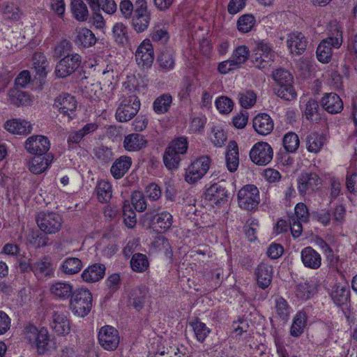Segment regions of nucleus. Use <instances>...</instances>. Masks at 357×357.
I'll return each instance as SVG.
<instances>
[{
  "instance_id": "obj_1",
  "label": "nucleus",
  "mask_w": 357,
  "mask_h": 357,
  "mask_svg": "<svg viewBox=\"0 0 357 357\" xmlns=\"http://www.w3.org/2000/svg\"><path fill=\"white\" fill-rule=\"evenodd\" d=\"M328 31V36L321 40L316 52L317 59L323 63L331 61L333 49L340 48L343 42L342 27L337 22H330Z\"/></svg>"
},
{
  "instance_id": "obj_2",
  "label": "nucleus",
  "mask_w": 357,
  "mask_h": 357,
  "mask_svg": "<svg viewBox=\"0 0 357 357\" xmlns=\"http://www.w3.org/2000/svg\"><path fill=\"white\" fill-rule=\"evenodd\" d=\"M188 146L187 138L180 137L172 140L167 147L163 161L169 169H177L181 160V155L186 153Z\"/></svg>"
},
{
  "instance_id": "obj_3",
  "label": "nucleus",
  "mask_w": 357,
  "mask_h": 357,
  "mask_svg": "<svg viewBox=\"0 0 357 357\" xmlns=\"http://www.w3.org/2000/svg\"><path fill=\"white\" fill-rule=\"evenodd\" d=\"M92 301V294L88 289H76L70 298V309L75 314L84 317L91 311Z\"/></svg>"
},
{
  "instance_id": "obj_4",
  "label": "nucleus",
  "mask_w": 357,
  "mask_h": 357,
  "mask_svg": "<svg viewBox=\"0 0 357 357\" xmlns=\"http://www.w3.org/2000/svg\"><path fill=\"white\" fill-rule=\"evenodd\" d=\"M275 57V52L271 45L261 41L256 45L252 55V62L254 66L261 70L271 66Z\"/></svg>"
},
{
  "instance_id": "obj_5",
  "label": "nucleus",
  "mask_w": 357,
  "mask_h": 357,
  "mask_svg": "<svg viewBox=\"0 0 357 357\" xmlns=\"http://www.w3.org/2000/svg\"><path fill=\"white\" fill-rule=\"evenodd\" d=\"M36 220L40 231L49 234L59 232L63 224L61 216L54 212H40Z\"/></svg>"
},
{
  "instance_id": "obj_6",
  "label": "nucleus",
  "mask_w": 357,
  "mask_h": 357,
  "mask_svg": "<svg viewBox=\"0 0 357 357\" xmlns=\"http://www.w3.org/2000/svg\"><path fill=\"white\" fill-rule=\"evenodd\" d=\"M260 202L258 188L254 185H246L238 192V204L240 208L247 210H255Z\"/></svg>"
},
{
  "instance_id": "obj_7",
  "label": "nucleus",
  "mask_w": 357,
  "mask_h": 357,
  "mask_svg": "<svg viewBox=\"0 0 357 357\" xmlns=\"http://www.w3.org/2000/svg\"><path fill=\"white\" fill-rule=\"evenodd\" d=\"M151 16L147 10L145 0H137L132 15V24L137 33H142L147 29L150 23Z\"/></svg>"
},
{
  "instance_id": "obj_8",
  "label": "nucleus",
  "mask_w": 357,
  "mask_h": 357,
  "mask_svg": "<svg viewBox=\"0 0 357 357\" xmlns=\"http://www.w3.org/2000/svg\"><path fill=\"white\" fill-rule=\"evenodd\" d=\"M211 165V159L202 156L194 160L188 167L185 179L189 183H195L202 178L208 172Z\"/></svg>"
},
{
  "instance_id": "obj_9",
  "label": "nucleus",
  "mask_w": 357,
  "mask_h": 357,
  "mask_svg": "<svg viewBox=\"0 0 357 357\" xmlns=\"http://www.w3.org/2000/svg\"><path fill=\"white\" fill-rule=\"evenodd\" d=\"M81 56L78 54H68L61 59L55 68V75L63 78L73 73L81 64Z\"/></svg>"
},
{
  "instance_id": "obj_10",
  "label": "nucleus",
  "mask_w": 357,
  "mask_h": 357,
  "mask_svg": "<svg viewBox=\"0 0 357 357\" xmlns=\"http://www.w3.org/2000/svg\"><path fill=\"white\" fill-rule=\"evenodd\" d=\"M273 151L267 142L256 143L250 151L251 160L258 165H266L273 159Z\"/></svg>"
},
{
  "instance_id": "obj_11",
  "label": "nucleus",
  "mask_w": 357,
  "mask_h": 357,
  "mask_svg": "<svg viewBox=\"0 0 357 357\" xmlns=\"http://www.w3.org/2000/svg\"><path fill=\"white\" fill-rule=\"evenodd\" d=\"M118 331L111 326H105L100 329L98 342L102 348L108 351L115 350L119 344Z\"/></svg>"
},
{
  "instance_id": "obj_12",
  "label": "nucleus",
  "mask_w": 357,
  "mask_h": 357,
  "mask_svg": "<svg viewBox=\"0 0 357 357\" xmlns=\"http://www.w3.org/2000/svg\"><path fill=\"white\" fill-rule=\"evenodd\" d=\"M24 147L31 154L43 155L49 151L50 142L45 136L39 135H32L26 139Z\"/></svg>"
},
{
  "instance_id": "obj_13",
  "label": "nucleus",
  "mask_w": 357,
  "mask_h": 357,
  "mask_svg": "<svg viewBox=\"0 0 357 357\" xmlns=\"http://www.w3.org/2000/svg\"><path fill=\"white\" fill-rule=\"evenodd\" d=\"M144 218L151 224L153 228L160 231L169 230L173 223V217L167 211H162L153 215L151 212H147L144 214Z\"/></svg>"
},
{
  "instance_id": "obj_14",
  "label": "nucleus",
  "mask_w": 357,
  "mask_h": 357,
  "mask_svg": "<svg viewBox=\"0 0 357 357\" xmlns=\"http://www.w3.org/2000/svg\"><path fill=\"white\" fill-rule=\"evenodd\" d=\"M321 185V178L314 173L302 174L298 180V189L303 196L309 195Z\"/></svg>"
},
{
  "instance_id": "obj_15",
  "label": "nucleus",
  "mask_w": 357,
  "mask_h": 357,
  "mask_svg": "<svg viewBox=\"0 0 357 357\" xmlns=\"http://www.w3.org/2000/svg\"><path fill=\"white\" fill-rule=\"evenodd\" d=\"M135 59L139 66L149 68L154 60L153 46L149 40H144L135 52Z\"/></svg>"
},
{
  "instance_id": "obj_16",
  "label": "nucleus",
  "mask_w": 357,
  "mask_h": 357,
  "mask_svg": "<svg viewBox=\"0 0 357 357\" xmlns=\"http://www.w3.org/2000/svg\"><path fill=\"white\" fill-rule=\"evenodd\" d=\"M307 39L301 32L295 31L288 34L287 45L291 54H302L307 46Z\"/></svg>"
},
{
  "instance_id": "obj_17",
  "label": "nucleus",
  "mask_w": 357,
  "mask_h": 357,
  "mask_svg": "<svg viewBox=\"0 0 357 357\" xmlns=\"http://www.w3.org/2000/svg\"><path fill=\"white\" fill-rule=\"evenodd\" d=\"M254 130L261 135L270 134L274 128L272 118L267 113H259L252 121Z\"/></svg>"
},
{
  "instance_id": "obj_18",
  "label": "nucleus",
  "mask_w": 357,
  "mask_h": 357,
  "mask_svg": "<svg viewBox=\"0 0 357 357\" xmlns=\"http://www.w3.org/2000/svg\"><path fill=\"white\" fill-rule=\"evenodd\" d=\"M149 297V288L145 285H139L131 290L129 303L136 310L139 311L143 308Z\"/></svg>"
},
{
  "instance_id": "obj_19",
  "label": "nucleus",
  "mask_w": 357,
  "mask_h": 357,
  "mask_svg": "<svg viewBox=\"0 0 357 357\" xmlns=\"http://www.w3.org/2000/svg\"><path fill=\"white\" fill-rule=\"evenodd\" d=\"M225 182H219L211 185L206 190L208 199L215 204L225 202L228 197V191Z\"/></svg>"
},
{
  "instance_id": "obj_20",
  "label": "nucleus",
  "mask_w": 357,
  "mask_h": 357,
  "mask_svg": "<svg viewBox=\"0 0 357 357\" xmlns=\"http://www.w3.org/2000/svg\"><path fill=\"white\" fill-rule=\"evenodd\" d=\"M51 327L59 335H66L70 331V321L63 312H53Z\"/></svg>"
},
{
  "instance_id": "obj_21",
  "label": "nucleus",
  "mask_w": 357,
  "mask_h": 357,
  "mask_svg": "<svg viewBox=\"0 0 357 357\" xmlns=\"http://www.w3.org/2000/svg\"><path fill=\"white\" fill-rule=\"evenodd\" d=\"M303 265L311 269H317L321 264V255L311 247L303 248L301 253Z\"/></svg>"
},
{
  "instance_id": "obj_22",
  "label": "nucleus",
  "mask_w": 357,
  "mask_h": 357,
  "mask_svg": "<svg viewBox=\"0 0 357 357\" xmlns=\"http://www.w3.org/2000/svg\"><path fill=\"white\" fill-rule=\"evenodd\" d=\"M53 107L61 112H73L77 107V101L69 93H61L55 98Z\"/></svg>"
},
{
  "instance_id": "obj_23",
  "label": "nucleus",
  "mask_w": 357,
  "mask_h": 357,
  "mask_svg": "<svg viewBox=\"0 0 357 357\" xmlns=\"http://www.w3.org/2000/svg\"><path fill=\"white\" fill-rule=\"evenodd\" d=\"M255 275L259 287L264 289L267 288L271 282L273 268L267 264L261 263L256 268Z\"/></svg>"
},
{
  "instance_id": "obj_24",
  "label": "nucleus",
  "mask_w": 357,
  "mask_h": 357,
  "mask_svg": "<svg viewBox=\"0 0 357 357\" xmlns=\"http://www.w3.org/2000/svg\"><path fill=\"white\" fill-rule=\"evenodd\" d=\"M105 266L101 264H93L87 267L82 273V278L86 282H96L103 278Z\"/></svg>"
},
{
  "instance_id": "obj_25",
  "label": "nucleus",
  "mask_w": 357,
  "mask_h": 357,
  "mask_svg": "<svg viewBox=\"0 0 357 357\" xmlns=\"http://www.w3.org/2000/svg\"><path fill=\"white\" fill-rule=\"evenodd\" d=\"M4 128L8 132L17 135H26L32 130V126L29 121L17 119L8 120L4 124Z\"/></svg>"
},
{
  "instance_id": "obj_26",
  "label": "nucleus",
  "mask_w": 357,
  "mask_h": 357,
  "mask_svg": "<svg viewBox=\"0 0 357 357\" xmlns=\"http://www.w3.org/2000/svg\"><path fill=\"white\" fill-rule=\"evenodd\" d=\"M321 107L329 112H342L343 102L342 99L335 93H330L324 96L321 100Z\"/></svg>"
},
{
  "instance_id": "obj_27",
  "label": "nucleus",
  "mask_w": 357,
  "mask_h": 357,
  "mask_svg": "<svg viewBox=\"0 0 357 357\" xmlns=\"http://www.w3.org/2000/svg\"><path fill=\"white\" fill-rule=\"evenodd\" d=\"M50 291L56 298L61 300H66L72 297L73 294V287L70 282H57L52 284Z\"/></svg>"
},
{
  "instance_id": "obj_28",
  "label": "nucleus",
  "mask_w": 357,
  "mask_h": 357,
  "mask_svg": "<svg viewBox=\"0 0 357 357\" xmlns=\"http://www.w3.org/2000/svg\"><path fill=\"white\" fill-rule=\"evenodd\" d=\"M226 165L228 170L234 172L239 165L238 149L235 141L229 142L225 155Z\"/></svg>"
},
{
  "instance_id": "obj_29",
  "label": "nucleus",
  "mask_w": 357,
  "mask_h": 357,
  "mask_svg": "<svg viewBox=\"0 0 357 357\" xmlns=\"http://www.w3.org/2000/svg\"><path fill=\"white\" fill-rule=\"evenodd\" d=\"M147 141L144 136L138 133L127 135L123 141V146L128 151H137L145 148Z\"/></svg>"
},
{
  "instance_id": "obj_30",
  "label": "nucleus",
  "mask_w": 357,
  "mask_h": 357,
  "mask_svg": "<svg viewBox=\"0 0 357 357\" xmlns=\"http://www.w3.org/2000/svg\"><path fill=\"white\" fill-rule=\"evenodd\" d=\"M132 160L130 157L121 156L112 165L110 172L112 176L116 178H122L130 169Z\"/></svg>"
},
{
  "instance_id": "obj_31",
  "label": "nucleus",
  "mask_w": 357,
  "mask_h": 357,
  "mask_svg": "<svg viewBox=\"0 0 357 357\" xmlns=\"http://www.w3.org/2000/svg\"><path fill=\"white\" fill-rule=\"evenodd\" d=\"M52 160L53 156L52 155H47L43 157L37 155L31 160L29 170L35 174H41L47 169Z\"/></svg>"
},
{
  "instance_id": "obj_32",
  "label": "nucleus",
  "mask_w": 357,
  "mask_h": 357,
  "mask_svg": "<svg viewBox=\"0 0 357 357\" xmlns=\"http://www.w3.org/2000/svg\"><path fill=\"white\" fill-rule=\"evenodd\" d=\"M9 100L11 103L17 105H29L33 102V97L28 93L17 89H12L8 92Z\"/></svg>"
},
{
  "instance_id": "obj_33",
  "label": "nucleus",
  "mask_w": 357,
  "mask_h": 357,
  "mask_svg": "<svg viewBox=\"0 0 357 357\" xmlns=\"http://www.w3.org/2000/svg\"><path fill=\"white\" fill-rule=\"evenodd\" d=\"M33 273L37 277L50 276L53 273L50 259L44 257L35 262L33 264Z\"/></svg>"
},
{
  "instance_id": "obj_34",
  "label": "nucleus",
  "mask_w": 357,
  "mask_h": 357,
  "mask_svg": "<svg viewBox=\"0 0 357 357\" xmlns=\"http://www.w3.org/2000/svg\"><path fill=\"white\" fill-rule=\"evenodd\" d=\"M158 63L161 69L169 71L175 66V53L172 49H165L158 57Z\"/></svg>"
},
{
  "instance_id": "obj_35",
  "label": "nucleus",
  "mask_w": 357,
  "mask_h": 357,
  "mask_svg": "<svg viewBox=\"0 0 357 357\" xmlns=\"http://www.w3.org/2000/svg\"><path fill=\"white\" fill-rule=\"evenodd\" d=\"M307 314L305 312L301 311L296 313L293 319V323L290 328V334L291 336L298 337L303 332L307 323Z\"/></svg>"
},
{
  "instance_id": "obj_36",
  "label": "nucleus",
  "mask_w": 357,
  "mask_h": 357,
  "mask_svg": "<svg viewBox=\"0 0 357 357\" xmlns=\"http://www.w3.org/2000/svg\"><path fill=\"white\" fill-rule=\"evenodd\" d=\"M325 137L317 132H312L307 136L306 146L308 151L317 153L320 151L325 143Z\"/></svg>"
},
{
  "instance_id": "obj_37",
  "label": "nucleus",
  "mask_w": 357,
  "mask_h": 357,
  "mask_svg": "<svg viewBox=\"0 0 357 357\" xmlns=\"http://www.w3.org/2000/svg\"><path fill=\"white\" fill-rule=\"evenodd\" d=\"M70 10L73 17L78 21H86L89 16L86 5L82 0H72Z\"/></svg>"
},
{
  "instance_id": "obj_38",
  "label": "nucleus",
  "mask_w": 357,
  "mask_h": 357,
  "mask_svg": "<svg viewBox=\"0 0 357 357\" xmlns=\"http://www.w3.org/2000/svg\"><path fill=\"white\" fill-rule=\"evenodd\" d=\"M33 68L36 73L40 77H44L47 74V61L45 55L41 52H36L32 58Z\"/></svg>"
},
{
  "instance_id": "obj_39",
  "label": "nucleus",
  "mask_w": 357,
  "mask_h": 357,
  "mask_svg": "<svg viewBox=\"0 0 357 357\" xmlns=\"http://www.w3.org/2000/svg\"><path fill=\"white\" fill-rule=\"evenodd\" d=\"M61 268L66 275H74L82 270V262L77 257H68L62 263Z\"/></svg>"
},
{
  "instance_id": "obj_40",
  "label": "nucleus",
  "mask_w": 357,
  "mask_h": 357,
  "mask_svg": "<svg viewBox=\"0 0 357 357\" xmlns=\"http://www.w3.org/2000/svg\"><path fill=\"white\" fill-rule=\"evenodd\" d=\"M130 266L135 272L143 273L149 266V261L146 255L142 253H135L130 260Z\"/></svg>"
},
{
  "instance_id": "obj_41",
  "label": "nucleus",
  "mask_w": 357,
  "mask_h": 357,
  "mask_svg": "<svg viewBox=\"0 0 357 357\" xmlns=\"http://www.w3.org/2000/svg\"><path fill=\"white\" fill-rule=\"evenodd\" d=\"M282 145L287 153H295L300 145L298 136L294 132L286 133L282 139Z\"/></svg>"
},
{
  "instance_id": "obj_42",
  "label": "nucleus",
  "mask_w": 357,
  "mask_h": 357,
  "mask_svg": "<svg viewBox=\"0 0 357 357\" xmlns=\"http://www.w3.org/2000/svg\"><path fill=\"white\" fill-rule=\"evenodd\" d=\"M112 34L116 43L124 45L128 42V29L121 22L116 23L112 28Z\"/></svg>"
},
{
  "instance_id": "obj_43",
  "label": "nucleus",
  "mask_w": 357,
  "mask_h": 357,
  "mask_svg": "<svg viewBox=\"0 0 357 357\" xmlns=\"http://www.w3.org/2000/svg\"><path fill=\"white\" fill-rule=\"evenodd\" d=\"M76 42L84 47H90L96 43V38L91 30L82 28L77 31Z\"/></svg>"
},
{
  "instance_id": "obj_44",
  "label": "nucleus",
  "mask_w": 357,
  "mask_h": 357,
  "mask_svg": "<svg viewBox=\"0 0 357 357\" xmlns=\"http://www.w3.org/2000/svg\"><path fill=\"white\" fill-rule=\"evenodd\" d=\"M275 309L278 317L286 321L291 313V307L282 297H277L275 300Z\"/></svg>"
},
{
  "instance_id": "obj_45",
  "label": "nucleus",
  "mask_w": 357,
  "mask_h": 357,
  "mask_svg": "<svg viewBox=\"0 0 357 357\" xmlns=\"http://www.w3.org/2000/svg\"><path fill=\"white\" fill-rule=\"evenodd\" d=\"M96 192L98 200L100 202H107L112 197V185L106 181L98 182L96 185Z\"/></svg>"
},
{
  "instance_id": "obj_46",
  "label": "nucleus",
  "mask_w": 357,
  "mask_h": 357,
  "mask_svg": "<svg viewBox=\"0 0 357 357\" xmlns=\"http://www.w3.org/2000/svg\"><path fill=\"white\" fill-rule=\"evenodd\" d=\"M172 103V97L169 93H163L153 102L154 112H168Z\"/></svg>"
},
{
  "instance_id": "obj_47",
  "label": "nucleus",
  "mask_w": 357,
  "mask_h": 357,
  "mask_svg": "<svg viewBox=\"0 0 357 357\" xmlns=\"http://www.w3.org/2000/svg\"><path fill=\"white\" fill-rule=\"evenodd\" d=\"M190 324L194 331L197 340L200 342H204L210 333L211 330L204 323L200 321L198 319H195L194 321H191Z\"/></svg>"
},
{
  "instance_id": "obj_48",
  "label": "nucleus",
  "mask_w": 357,
  "mask_h": 357,
  "mask_svg": "<svg viewBox=\"0 0 357 357\" xmlns=\"http://www.w3.org/2000/svg\"><path fill=\"white\" fill-rule=\"evenodd\" d=\"M139 109V99L135 96H132L121 100L116 112H130V110L138 112Z\"/></svg>"
},
{
  "instance_id": "obj_49",
  "label": "nucleus",
  "mask_w": 357,
  "mask_h": 357,
  "mask_svg": "<svg viewBox=\"0 0 357 357\" xmlns=\"http://www.w3.org/2000/svg\"><path fill=\"white\" fill-rule=\"evenodd\" d=\"M151 38L153 42L165 44L169 38V34L165 26L155 25L151 31Z\"/></svg>"
},
{
  "instance_id": "obj_50",
  "label": "nucleus",
  "mask_w": 357,
  "mask_h": 357,
  "mask_svg": "<svg viewBox=\"0 0 357 357\" xmlns=\"http://www.w3.org/2000/svg\"><path fill=\"white\" fill-rule=\"evenodd\" d=\"M250 51L245 45L238 47L231 56V62L238 68L244 63L249 58Z\"/></svg>"
},
{
  "instance_id": "obj_51",
  "label": "nucleus",
  "mask_w": 357,
  "mask_h": 357,
  "mask_svg": "<svg viewBox=\"0 0 357 357\" xmlns=\"http://www.w3.org/2000/svg\"><path fill=\"white\" fill-rule=\"evenodd\" d=\"M277 96L286 100H290L294 99L296 96L295 89L292 85V83L285 84L282 85L277 86L275 89Z\"/></svg>"
},
{
  "instance_id": "obj_52",
  "label": "nucleus",
  "mask_w": 357,
  "mask_h": 357,
  "mask_svg": "<svg viewBox=\"0 0 357 357\" xmlns=\"http://www.w3.org/2000/svg\"><path fill=\"white\" fill-rule=\"evenodd\" d=\"M255 20L253 15L245 14L241 16L237 21V29L241 33H248L252 29Z\"/></svg>"
},
{
  "instance_id": "obj_53",
  "label": "nucleus",
  "mask_w": 357,
  "mask_h": 357,
  "mask_svg": "<svg viewBox=\"0 0 357 357\" xmlns=\"http://www.w3.org/2000/svg\"><path fill=\"white\" fill-rule=\"evenodd\" d=\"M273 78L277 83V86L289 83H293V77L291 74L282 68L275 70L273 73Z\"/></svg>"
},
{
  "instance_id": "obj_54",
  "label": "nucleus",
  "mask_w": 357,
  "mask_h": 357,
  "mask_svg": "<svg viewBox=\"0 0 357 357\" xmlns=\"http://www.w3.org/2000/svg\"><path fill=\"white\" fill-rule=\"evenodd\" d=\"M97 7L93 10L100 11L102 10L109 15L114 14L117 10V4L114 0H96Z\"/></svg>"
},
{
  "instance_id": "obj_55",
  "label": "nucleus",
  "mask_w": 357,
  "mask_h": 357,
  "mask_svg": "<svg viewBox=\"0 0 357 357\" xmlns=\"http://www.w3.org/2000/svg\"><path fill=\"white\" fill-rule=\"evenodd\" d=\"M238 99L241 107L248 109L255 104L257 96L253 91H247L239 93Z\"/></svg>"
},
{
  "instance_id": "obj_56",
  "label": "nucleus",
  "mask_w": 357,
  "mask_h": 357,
  "mask_svg": "<svg viewBox=\"0 0 357 357\" xmlns=\"http://www.w3.org/2000/svg\"><path fill=\"white\" fill-rule=\"evenodd\" d=\"M48 342L49 335L47 331L45 328L40 329L39 334H38L37 341L34 343L40 354H43L47 351Z\"/></svg>"
},
{
  "instance_id": "obj_57",
  "label": "nucleus",
  "mask_w": 357,
  "mask_h": 357,
  "mask_svg": "<svg viewBox=\"0 0 357 357\" xmlns=\"http://www.w3.org/2000/svg\"><path fill=\"white\" fill-rule=\"evenodd\" d=\"M123 217L126 225L129 228H132L136 222V214L129 204H124L123 206Z\"/></svg>"
},
{
  "instance_id": "obj_58",
  "label": "nucleus",
  "mask_w": 357,
  "mask_h": 357,
  "mask_svg": "<svg viewBox=\"0 0 357 357\" xmlns=\"http://www.w3.org/2000/svg\"><path fill=\"white\" fill-rule=\"evenodd\" d=\"M289 218L307 222L309 220V212L306 205L303 203L298 204L295 207L294 214Z\"/></svg>"
},
{
  "instance_id": "obj_59",
  "label": "nucleus",
  "mask_w": 357,
  "mask_h": 357,
  "mask_svg": "<svg viewBox=\"0 0 357 357\" xmlns=\"http://www.w3.org/2000/svg\"><path fill=\"white\" fill-rule=\"evenodd\" d=\"M43 231L33 232L31 236L30 242L36 248H43L47 245L49 238Z\"/></svg>"
},
{
  "instance_id": "obj_60",
  "label": "nucleus",
  "mask_w": 357,
  "mask_h": 357,
  "mask_svg": "<svg viewBox=\"0 0 357 357\" xmlns=\"http://www.w3.org/2000/svg\"><path fill=\"white\" fill-rule=\"evenodd\" d=\"M132 204L135 209L137 211L142 212L147 208L145 198L142 192L135 191L132 195Z\"/></svg>"
},
{
  "instance_id": "obj_61",
  "label": "nucleus",
  "mask_w": 357,
  "mask_h": 357,
  "mask_svg": "<svg viewBox=\"0 0 357 357\" xmlns=\"http://www.w3.org/2000/svg\"><path fill=\"white\" fill-rule=\"evenodd\" d=\"M215 106L219 112H232L234 102L227 96H221L215 100Z\"/></svg>"
},
{
  "instance_id": "obj_62",
  "label": "nucleus",
  "mask_w": 357,
  "mask_h": 357,
  "mask_svg": "<svg viewBox=\"0 0 357 357\" xmlns=\"http://www.w3.org/2000/svg\"><path fill=\"white\" fill-rule=\"evenodd\" d=\"M94 153L97 158L105 162L112 160L113 158L112 150L102 145L94 149Z\"/></svg>"
},
{
  "instance_id": "obj_63",
  "label": "nucleus",
  "mask_w": 357,
  "mask_h": 357,
  "mask_svg": "<svg viewBox=\"0 0 357 357\" xmlns=\"http://www.w3.org/2000/svg\"><path fill=\"white\" fill-rule=\"evenodd\" d=\"M332 296L334 301L339 305L346 303L349 298V291L346 287H337L333 293Z\"/></svg>"
},
{
  "instance_id": "obj_64",
  "label": "nucleus",
  "mask_w": 357,
  "mask_h": 357,
  "mask_svg": "<svg viewBox=\"0 0 357 357\" xmlns=\"http://www.w3.org/2000/svg\"><path fill=\"white\" fill-rule=\"evenodd\" d=\"M3 14L6 18L15 20H18L21 15L20 9L13 3L6 4L3 8Z\"/></svg>"
}]
</instances>
